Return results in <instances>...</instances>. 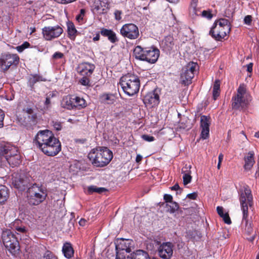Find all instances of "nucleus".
<instances>
[{"label": "nucleus", "instance_id": "nucleus-6", "mask_svg": "<svg viewBox=\"0 0 259 259\" xmlns=\"http://www.w3.org/2000/svg\"><path fill=\"white\" fill-rule=\"evenodd\" d=\"M2 240L5 247L13 254L19 250V242L15 235L10 230L3 231Z\"/></svg>", "mask_w": 259, "mask_h": 259}, {"label": "nucleus", "instance_id": "nucleus-42", "mask_svg": "<svg viewBox=\"0 0 259 259\" xmlns=\"http://www.w3.org/2000/svg\"><path fill=\"white\" fill-rule=\"evenodd\" d=\"M89 76H83L82 78H81L79 80V82L81 85H85V86H90V79L88 77Z\"/></svg>", "mask_w": 259, "mask_h": 259}, {"label": "nucleus", "instance_id": "nucleus-52", "mask_svg": "<svg viewBox=\"0 0 259 259\" xmlns=\"http://www.w3.org/2000/svg\"><path fill=\"white\" fill-rule=\"evenodd\" d=\"M198 196L197 193L193 192L192 193L189 194L187 195V197L192 200L196 199Z\"/></svg>", "mask_w": 259, "mask_h": 259}, {"label": "nucleus", "instance_id": "nucleus-49", "mask_svg": "<svg viewBox=\"0 0 259 259\" xmlns=\"http://www.w3.org/2000/svg\"><path fill=\"white\" fill-rule=\"evenodd\" d=\"M142 139L148 142H152L154 140V137L148 135H143L142 136Z\"/></svg>", "mask_w": 259, "mask_h": 259}, {"label": "nucleus", "instance_id": "nucleus-46", "mask_svg": "<svg viewBox=\"0 0 259 259\" xmlns=\"http://www.w3.org/2000/svg\"><path fill=\"white\" fill-rule=\"evenodd\" d=\"M52 125L56 131H60L62 128V125L60 122L57 121H53L52 122Z\"/></svg>", "mask_w": 259, "mask_h": 259}, {"label": "nucleus", "instance_id": "nucleus-7", "mask_svg": "<svg viewBox=\"0 0 259 259\" xmlns=\"http://www.w3.org/2000/svg\"><path fill=\"white\" fill-rule=\"evenodd\" d=\"M247 104L248 101L246 98V89L244 84H240L237 89V94L232 98V109L241 110L244 109Z\"/></svg>", "mask_w": 259, "mask_h": 259}, {"label": "nucleus", "instance_id": "nucleus-24", "mask_svg": "<svg viewBox=\"0 0 259 259\" xmlns=\"http://www.w3.org/2000/svg\"><path fill=\"white\" fill-rule=\"evenodd\" d=\"M192 166L191 165H187L186 164L185 167L182 169V173L184 174L183 177V183L184 185H186L190 183L192 180V177L191 176V170Z\"/></svg>", "mask_w": 259, "mask_h": 259}, {"label": "nucleus", "instance_id": "nucleus-4", "mask_svg": "<svg viewBox=\"0 0 259 259\" xmlns=\"http://www.w3.org/2000/svg\"><path fill=\"white\" fill-rule=\"evenodd\" d=\"M134 55L137 59L153 64L157 61L159 56V51L153 47L144 49L138 46L134 50Z\"/></svg>", "mask_w": 259, "mask_h": 259}, {"label": "nucleus", "instance_id": "nucleus-43", "mask_svg": "<svg viewBox=\"0 0 259 259\" xmlns=\"http://www.w3.org/2000/svg\"><path fill=\"white\" fill-rule=\"evenodd\" d=\"M85 10L83 9H82L80 10L79 14L76 16V20L80 22L83 20V17L85 15Z\"/></svg>", "mask_w": 259, "mask_h": 259}, {"label": "nucleus", "instance_id": "nucleus-3", "mask_svg": "<svg viewBox=\"0 0 259 259\" xmlns=\"http://www.w3.org/2000/svg\"><path fill=\"white\" fill-rule=\"evenodd\" d=\"M119 84L124 93L129 96L137 94L140 86L139 78L137 76L130 74L122 76Z\"/></svg>", "mask_w": 259, "mask_h": 259}, {"label": "nucleus", "instance_id": "nucleus-48", "mask_svg": "<svg viewBox=\"0 0 259 259\" xmlns=\"http://www.w3.org/2000/svg\"><path fill=\"white\" fill-rule=\"evenodd\" d=\"M202 16L210 19L212 17V15L209 11H203L202 12Z\"/></svg>", "mask_w": 259, "mask_h": 259}, {"label": "nucleus", "instance_id": "nucleus-9", "mask_svg": "<svg viewBox=\"0 0 259 259\" xmlns=\"http://www.w3.org/2000/svg\"><path fill=\"white\" fill-rule=\"evenodd\" d=\"M197 67V64L196 63L191 62L183 68L181 74L182 83L188 85L191 83V80L194 76V72L196 71Z\"/></svg>", "mask_w": 259, "mask_h": 259}, {"label": "nucleus", "instance_id": "nucleus-22", "mask_svg": "<svg viewBox=\"0 0 259 259\" xmlns=\"http://www.w3.org/2000/svg\"><path fill=\"white\" fill-rule=\"evenodd\" d=\"M100 33L102 35L107 37L108 40L113 44L118 41L116 33L111 29L103 28L101 30Z\"/></svg>", "mask_w": 259, "mask_h": 259}, {"label": "nucleus", "instance_id": "nucleus-12", "mask_svg": "<svg viewBox=\"0 0 259 259\" xmlns=\"http://www.w3.org/2000/svg\"><path fill=\"white\" fill-rule=\"evenodd\" d=\"M120 33L131 39H136L139 35L138 27L133 23L124 24L120 29Z\"/></svg>", "mask_w": 259, "mask_h": 259}, {"label": "nucleus", "instance_id": "nucleus-33", "mask_svg": "<svg viewBox=\"0 0 259 259\" xmlns=\"http://www.w3.org/2000/svg\"><path fill=\"white\" fill-rule=\"evenodd\" d=\"M248 215L244 218V213L243 214V219H242V224H245V231L247 233V234L250 235L253 232V229L251 227V225L250 223L248 222L247 220Z\"/></svg>", "mask_w": 259, "mask_h": 259}, {"label": "nucleus", "instance_id": "nucleus-26", "mask_svg": "<svg viewBox=\"0 0 259 259\" xmlns=\"http://www.w3.org/2000/svg\"><path fill=\"white\" fill-rule=\"evenodd\" d=\"M131 259H151L148 253L143 250H138L131 253Z\"/></svg>", "mask_w": 259, "mask_h": 259}, {"label": "nucleus", "instance_id": "nucleus-34", "mask_svg": "<svg viewBox=\"0 0 259 259\" xmlns=\"http://www.w3.org/2000/svg\"><path fill=\"white\" fill-rule=\"evenodd\" d=\"M166 208L167 212L172 213L178 210L179 206L177 202L172 201L166 204Z\"/></svg>", "mask_w": 259, "mask_h": 259}, {"label": "nucleus", "instance_id": "nucleus-45", "mask_svg": "<svg viewBox=\"0 0 259 259\" xmlns=\"http://www.w3.org/2000/svg\"><path fill=\"white\" fill-rule=\"evenodd\" d=\"M115 259H131V254L125 256L122 253L116 252V255Z\"/></svg>", "mask_w": 259, "mask_h": 259}, {"label": "nucleus", "instance_id": "nucleus-37", "mask_svg": "<svg viewBox=\"0 0 259 259\" xmlns=\"http://www.w3.org/2000/svg\"><path fill=\"white\" fill-rule=\"evenodd\" d=\"M23 111L24 115H31V120L34 121L36 119L37 116L36 113H34L33 110L31 108L27 107L23 109Z\"/></svg>", "mask_w": 259, "mask_h": 259}, {"label": "nucleus", "instance_id": "nucleus-56", "mask_svg": "<svg viewBox=\"0 0 259 259\" xmlns=\"http://www.w3.org/2000/svg\"><path fill=\"white\" fill-rule=\"evenodd\" d=\"M5 114L4 112H0V127H2L4 125V118Z\"/></svg>", "mask_w": 259, "mask_h": 259}, {"label": "nucleus", "instance_id": "nucleus-11", "mask_svg": "<svg viewBox=\"0 0 259 259\" xmlns=\"http://www.w3.org/2000/svg\"><path fill=\"white\" fill-rule=\"evenodd\" d=\"M240 202L241 209L244 213V218L248 215V205L251 206L252 205V196L251 191L248 188H245L240 194Z\"/></svg>", "mask_w": 259, "mask_h": 259}, {"label": "nucleus", "instance_id": "nucleus-50", "mask_svg": "<svg viewBox=\"0 0 259 259\" xmlns=\"http://www.w3.org/2000/svg\"><path fill=\"white\" fill-rule=\"evenodd\" d=\"M114 16L115 19L116 20H120L121 19V15L122 14V12L120 10H115L114 12Z\"/></svg>", "mask_w": 259, "mask_h": 259}, {"label": "nucleus", "instance_id": "nucleus-51", "mask_svg": "<svg viewBox=\"0 0 259 259\" xmlns=\"http://www.w3.org/2000/svg\"><path fill=\"white\" fill-rule=\"evenodd\" d=\"M252 21V17L250 15H247L244 19V22L247 25H250Z\"/></svg>", "mask_w": 259, "mask_h": 259}, {"label": "nucleus", "instance_id": "nucleus-17", "mask_svg": "<svg viewBox=\"0 0 259 259\" xmlns=\"http://www.w3.org/2000/svg\"><path fill=\"white\" fill-rule=\"evenodd\" d=\"M161 47L164 51L169 53L175 48H176L177 46L174 37L171 35H168L162 40Z\"/></svg>", "mask_w": 259, "mask_h": 259}, {"label": "nucleus", "instance_id": "nucleus-31", "mask_svg": "<svg viewBox=\"0 0 259 259\" xmlns=\"http://www.w3.org/2000/svg\"><path fill=\"white\" fill-rule=\"evenodd\" d=\"M6 159L9 163V164L12 167L17 166L21 162L20 155H16L14 156H13L11 157H8V158H7Z\"/></svg>", "mask_w": 259, "mask_h": 259}, {"label": "nucleus", "instance_id": "nucleus-58", "mask_svg": "<svg viewBox=\"0 0 259 259\" xmlns=\"http://www.w3.org/2000/svg\"><path fill=\"white\" fill-rule=\"evenodd\" d=\"M252 66L253 64L252 63H250L247 64L246 67L247 68V71L249 72H251L252 71Z\"/></svg>", "mask_w": 259, "mask_h": 259}, {"label": "nucleus", "instance_id": "nucleus-64", "mask_svg": "<svg viewBox=\"0 0 259 259\" xmlns=\"http://www.w3.org/2000/svg\"><path fill=\"white\" fill-rule=\"evenodd\" d=\"M86 222L87 221L85 219H81L79 222V224L80 226H83L85 225Z\"/></svg>", "mask_w": 259, "mask_h": 259}, {"label": "nucleus", "instance_id": "nucleus-57", "mask_svg": "<svg viewBox=\"0 0 259 259\" xmlns=\"http://www.w3.org/2000/svg\"><path fill=\"white\" fill-rule=\"evenodd\" d=\"M51 94H50L49 96H47L45 102V105L46 106V107L48 108L49 106H50L51 104V100H50V96Z\"/></svg>", "mask_w": 259, "mask_h": 259}, {"label": "nucleus", "instance_id": "nucleus-55", "mask_svg": "<svg viewBox=\"0 0 259 259\" xmlns=\"http://www.w3.org/2000/svg\"><path fill=\"white\" fill-rule=\"evenodd\" d=\"M63 57V54L61 52H56L53 56L54 59H57L62 58Z\"/></svg>", "mask_w": 259, "mask_h": 259}, {"label": "nucleus", "instance_id": "nucleus-60", "mask_svg": "<svg viewBox=\"0 0 259 259\" xmlns=\"http://www.w3.org/2000/svg\"><path fill=\"white\" fill-rule=\"evenodd\" d=\"M179 128L180 129H183V130H185V129H186V130H188L190 128V126H188V125H186L185 124L183 125L182 123H181L180 125H179Z\"/></svg>", "mask_w": 259, "mask_h": 259}, {"label": "nucleus", "instance_id": "nucleus-53", "mask_svg": "<svg viewBox=\"0 0 259 259\" xmlns=\"http://www.w3.org/2000/svg\"><path fill=\"white\" fill-rule=\"evenodd\" d=\"M164 199L166 202H172V197L171 195L169 194H165L164 195Z\"/></svg>", "mask_w": 259, "mask_h": 259}, {"label": "nucleus", "instance_id": "nucleus-47", "mask_svg": "<svg viewBox=\"0 0 259 259\" xmlns=\"http://www.w3.org/2000/svg\"><path fill=\"white\" fill-rule=\"evenodd\" d=\"M221 218H223V221L226 224L229 225L231 224V220L230 218L228 213H225Z\"/></svg>", "mask_w": 259, "mask_h": 259}, {"label": "nucleus", "instance_id": "nucleus-15", "mask_svg": "<svg viewBox=\"0 0 259 259\" xmlns=\"http://www.w3.org/2000/svg\"><path fill=\"white\" fill-rule=\"evenodd\" d=\"M210 122V117L209 116L205 115H202L201 116V137L203 139H206L209 137Z\"/></svg>", "mask_w": 259, "mask_h": 259}, {"label": "nucleus", "instance_id": "nucleus-16", "mask_svg": "<svg viewBox=\"0 0 259 259\" xmlns=\"http://www.w3.org/2000/svg\"><path fill=\"white\" fill-rule=\"evenodd\" d=\"M13 184L15 188L22 191L28 187L29 183L28 179L24 176L16 174V176H13Z\"/></svg>", "mask_w": 259, "mask_h": 259}, {"label": "nucleus", "instance_id": "nucleus-23", "mask_svg": "<svg viewBox=\"0 0 259 259\" xmlns=\"http://www.w3.org/2000/svg\"><path fill=\"white\" fill-rule=\"evenodd\" d=\"M245 164L244 165V168L245 170H250L255 163L254 159V152L253 151H249L247 156L244 158Z\"/></svg>", "mask_w": 259, "mask_h": 259}, {"label": "nucleus", "instance_id": "nucleus-44", "mask_svg": "<svg viewBox=\"0 0 259 259\" xmlns=\"http://www.w3.org/2000/svg\"><path fill=\"white\" fill-rule=\"evenodd\" d=\"M39 80V77L36 75H32L30 77L29 81L31 85H33L37 81H38Z\"/></svg>", "mask_w": 259, "mask_h": 259}, {"label": "nucleus", "instance_id": "nucleus-28", "mask_svg": "<svg viewBox=\"0 0 259 259\" xmlns=\"http://www.w3.org/2000/svg\"><path fill=\"white\" fill-rule=\"evenodd\" d=\"M9 198V190L5 186H0V204H2Z\"/></svg>", "mask_w": 259, "mask_h": 259}, {"label": "nucleus", "instance_id": "nucleus-63", "mask_svg": "<svg viewBox=\"0 0 259 259\" xmlns=\"http://www.w3.org/2000/svg\"><path fill=\"white\" fill-rule=\"evenodd\" d=\"M171 190H178L180 189L179 185L178 183L176 184L174 186L170 188Z\"/></svg>", "mask_w": 259, "mask_h": 259}, {"label": "nucleus", "instance_id": "nucleus-27", "mask_svg": "<svg viewBox=\"0 0 259 259\" xmlns=\"http://www.w3.org/2000/svg\"><path fill=\"white\" fill-rule=\"evenodd\" d=\"M125 250L127 252L131 251V243L128 240L122 239L119 244L116 245V249Z\"/></svg>", "mask_w": 259, "mask_h": 259}, {"label": "nucleus", "instance_id": "nucleus-54", "mask_svg": "<svg viewBox=\"0 0 259 259\" xmlns=\"http://www.w3.org/2000/svg\"><path fill=\"white\" fill-rule=\"evenodd\" d=\"M217 211L218 214L221 217H223V215L225 214L224 213V208L222 206H218L217 207Z\"/></svg>", "mask_w": 259, "mask_h": 259}, {"label": "nucleus", "instance_id": "nucleus-20", "mask_svg": "<svg viewBox=\"0 0 259 259\" xmlns=\"http://www.w3.org/2000/svg\"><path fill=\"white\" fill-rule=\"evenodd\" d=\"M219 29V30L218 28H214V27H212L209 31V34L215 40L221 41L229 34L230 31L226 32L223 27Z\"/></svg>", "mask_w": 259, "mask_h": 259}, {"label": "nucleus", "instance_id": "nucleus-14", "mask_svg": "<svg viewBox=\"0 0 259 259\" xmlns=\"http://www.w3.org/2000/svg\"><path fill=\"white\" fill-rule=\"evenodd\" d=\"M0 154L4 156L5 159H7L8 157L20 155L17 148L10 144L0 146Z\"/></svg>", "mask_w": 259, "mask_h": 259}, {"label": "nucleus", "instance_id": "nucleus-62", "mask_svg": "<svg viewBox=\"0 0 259 259\" xmlns=\"http://www.w3.org/2000/svg\"><path fill=\"white\" fill-rule=\"evenodd\" d=\"M16 49L20 53L23 52V51L25 49L22 45L17 47Z\"/></svg>", "mask_w": 259, "mask_h": 259}, {"label": "nucleus", "instance_id": "nucleus-1", "mask_svg": "<svg viewBox=\"0 0 259 259\" xmlns=\"http://www.w3.org/2000/svg\"><path fill=\"white\" fill-rule=\"evenodd\" d=\"M33 143L45 154L49 156H56L61 150V144L59 140L48 130L39 131L33 140Z\"/></svg>", "mask_w": 259, "mask_h": 259}, {"label": "nucleus", "instance_id": "nucleus-10", "mask_svg": "<svg viewBox=\"0 0 259 259\" xmlns=\"http://www.w3.org/2000/svg\"><path fill=\"white\" fill-rule=\"evenodd\" d=\"M63 32L62 28L58 25L45 26L42 29V34L46 40H52L59 37Z\"/></svg>", "mask_w": 259, "mask_h": 259}, {"label": "nucleus", "instance_id": "nucleus-32", "mask_svg": "<svg viewBox=\"0 0 259 259\" xmlns=\"http://www.w3.org/2000/svg\"><path fill=\"white\" fill-rule=\"evenodd\" d=\"M220 81L219 79L215 80L213 87V98L214 100L220 95Z\"/></svg>", "mask_w": 259, "mask_h": 259}, {"label": "nucleus", "instance_id": "nucleus-13", "mask_svg": "<svg viewBox=\"0 0 259 259\" xmlns=\"http://www.w3.org/2000/svg\"><path fill=\"white\" fill-rule=\"evenodd\" d=\"M174 245L170 242H163L158 247L159 256L163 259H169L172 255Z\"/></svg>", "mask_w": 259, "mask_h": 259}, {"label": "nucleus", "instance_id": "nucleus-36", "mask_svg": "<svg viewBox=\"0 0 259 259\" xmlns=\"http://www.w3.org/2000/svg\"><path fill=\"white\" fill-rule=\"evenodd\" d=\"M68 34L71 39L75 38L77 32L74 24L72 23H68L67 24Z\"/></svg>", "mask_w": 259, "mask_h": 259}, {"label": "nucleus", "instance_id": "nucleus-18", "mask_svg": "<svg viewBox=\"0 0 259 259\" xmlns=\"http://www.w3.org/2000/svg\"><path fill=\"white\" fill-rule=\"evenodd\" d=\"M159 97L155 91L147 93L144 97L143 102L146 106L152 107L156 105L159 103Z\"/></svg>", "mask_w": 259, "mask_h": 259}, {"label": "nucleus", "instance_id": "nucleus-40", "mask_svg": "<svg viewBox=\"0 0 259 259\" xmlns=\"http://www.w3.org/2000/svg\"><path fill=\"white\" fill-rule=\"evenodd\" d=\"M15 228L17 234H26L27 233L28 230L24 226L21 225L20 226H15Z\"/></svg>", "mask_w": 259, "mask_h": 259}, {"label": "nucleus", "instance_id": "nucleus-2", "mask_svg": "<svg viewBox=\"0 0 259 259\" xmlns=\"http://www.w3.org/2000/svg\"><path fill=\"white\" fill-rule=\"evenodd\" d=\"M90 162L96 167H103L107 165L113 158L111 150L105 147H98L93 149L88 154Z\"/></svg>", "mask_w": 259, "mask_h": 259}, {"label": "nucleus", "instance_id": "nucleus-25", "mask_svg": "<svg viewBox=\"0 0 259 259\" xmlns=\"http://www.w3.org/2000/svg\"><path fill=\"white\" fill-rule=\"evenodd\" d=\"M62 252L64 256L67 258H70L73 256L74 249L70 243L66 242L64 244Z\"/></svg>", "mask_w": 259, "mask_h": 259}, {"label": "nucleus", "instance_id": "nucleus-38", "mask_svg": "<svg viewBox=\"0 0 259 259\" xmlns=\"http://www.w3.org/2000/svg\"><path fill=\"white\" fill-rule=\"evenodd\" d=\"M36 119L34 121L32 120L30 115H25L24 120H23L22 118L19 120V121L21 122L22 124L25 126L28 124H35L36 123Z\"/></svg>", "mask_w": 259, "mask_h": 259}, {"label": "nucleus", "instance_id": "nucleus-29", "mask_svg": "<svg viewBox=\"0 0 259 259\" xmlns=\"http://www.w3.org/2000/svg\"><path fill=\"white\" fill-rule=\"evenodd\" d=\"M74 108L80 109L86 106L85 101L79 97H75L73 98Z\"/></svg>", "mask_w": 259, "mask_h": 259}, {"label": "nucleus", "instance_id": "nucleus-61", "mask_svg": "<svg viewBox=\"0 0 259 259\" xmlns=\"http://www.w3.org/2000/svg\"><path fill=\"white\" fill-rule=\"evenodd\" d=\"M16 49L20 53L23 52V51L25 49L22 45L17 47Z\"/></svg>", "mask_w": 259, "mask_h": 259}, {"label": "nucleus", "instance_id": "nucleus-30", "mask_svg": "<svg viewBox=\"0 0 259 259\" xmlns=\"http://www.w3.org/2000/svg\"><path fill=\"white\" fill-rule=\"evenodd\" d=\"M73 98L68 97L63 98L61 102L62 107L69 110L74 109Z\"/></svg>", "mask_w": 259, "mask_h": 259}, {"label": "nucleus", "instance_id": "nucleus-19", "mask_svg": "<svg viewBox=\"0 0 259 259\" xmlns=\"http://www.w3.org/2000/svg\"><path fill=\"white\" fill-rule=\"evenodd\" d=\"M95 69L93 64L84 63L79 65L77 68V72L83 76H90Z\"/></svg>", "mask_w": 259, "mask_h": 259}, {"label": "nucleus", "instance_id": "nucleus-5", "mask_svg": "<svg viewBox=\"0 0 259 259\" xmlns=\"http://www.w3.org/2000/svg\"><path fill=\"white\" fill-rule=\"evenodd\" d=\"M28 202L30 204L37 205L41 203L46 198V190L36 184L28 188Z\"/></svg>", "mask_w": 259, "mask_h": 259}, {"label": "nucleus", "instance_id": "nucleus-35", "mask_svg": "<svg viewBox=\"0 0 259 259\" xmlns=\"http://www.w3.org/2000/svg\"><path fill=\"white\" fill-rule=\"evenodd\" d=\"M107 190L103 187H97L96 186H91L88 188V192L89 194H91L94 192H96L99 194L105 192Z\"/></svg>", "mask_w": 259, "mask_h": 259}, {"label": "nucleus", "instance_id": "nucleus-59", "mask_svg": "<svg viewBox=\"0 0 259 259\" xmlns=\"http://www.w3.org/2000/svg\"><path fill=\"white\" fill-rule=\"evenodd\" d=\"M103 99L104 101H108L110 100L111 96L108 94L104 95L102 96Z\"/></svg>", "mask_w": 259, "mask_h": 259}, {"label": "nucleus", "instance_id": "nucleus-39", "mask_svg": "<svg viewBox=\"0 0 259 259\" xmlns=\"http://www.w3.org/2000/svg\"><path fill=\"white\" fill-rule=\"evenodd\" d=\"M160 244V242L157 240H153L151 242H150L147 244V248L150 250H154L157 248L158 249V247Z\"/></svg>", "mask_w": 259, "mask_h": 259}, {"label": "nucleus", "instance_id": "nucleus-21", "mask_svg": "<svg viewBox=\"0 0 259 259\" xmlns=\"http://www.w3.org/2000/svg\"><path fill=\"white\" fill-rule=\"evenodd\" d=\"M212 27H214V28H219L223 27V29L226 32L231 30V24L230 21L224 18H221L213 24Z\"/></svg>", "mask_w": 259, "mask_h": 259}, {"label": "nucleus", "instance_id": "nucleus-41", "mask_svg": "<svg viewBox=\"0 0 259 259\" xmlns=\"http://www.w3.org/2000/svg\"><path fill=\"white\" fill-rule=\"evenodd\" d=\"M43 259H57V258L53 253L48 250L45 253Z\"/></svg>", "mask_w": 259, "mask_h": 259}, {"label": "nucleus", "instance_id": "nucleus-8", "mask_svg": "<svg viewBox=\"0 0 259 259\" xmlns=\"http://www.w3.org/2000/svg\"><path fill=\"white\" fill-rule=\"evenodd\" d=\"M19 57L16 54L4 53L0 57V68L5 72L11 66H16L19 63Z\"/></svg>", "mask_w": 259, "mask_h": 259}]
</instances>
